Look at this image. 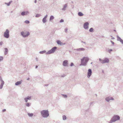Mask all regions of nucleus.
Returning <instances> with one entry per match:
<instances>
[{"label": "nucleus", "instance_id": "nucleus-10", "mask_svg": "<svg viewBox=\"0 0 123 123\" xmlns=\"http://www.w3.org/2000/svg\"><path fill=\"white\" fill-rule=\"evenodd\" d=\"M4 36L5 37L7 38L9 37V31H6L5 32Z\"/></svg>", "mask_w": 123, "mask_h": 123}, {"label": "nucleus", "instance_id": "nucleus-45", "mask_svg": "<svg viewBox=\"0 0 123 123\" xmlns=\"http://www.w3.org/2000/svg\"><path fill=\"white\" fill-rule=\"evenodd\" d=\"M111 42L113 44L114 43L112 41H111Z\"/></svg>", "mask_w": 123, "mask_h": 123}, {"label": "nucleus", "instance_id": "nucleus-19", "mask_svg": "<svg viewBox=\"0 0 123 123\" xmlns=\"http://www.w3.org/2000/svg\"><path fill=\"white\" fill-rule=\"evenodd\" d=\"M42 21L43 23H46L47 21L46 18H43V19Z\"/></svg>", "mask_w": 123, "mask_h": 123}, {"label": "nucleus", "instance_id": "nucleus-43", "mask_svg": "<svg viewBox=\"0 0 123 123\" xmlns=\"http://www.w3.org/2000/svg\"><path fill=\"white\" fill-rule=\"evenodd\" d=\"M6 111V109H4V110H3V112H4L5 111Z\"/></svg>", "mask_w": 123, "mask_h": 123}, {"label": "nucleus", "instance_id": "nucleus-33", "mask_svg": "<svg viewBox=\"0 0 123 123\" xmlns=\"http://www.w3.org/2000/svg\"><path fill=\"white\" fill-rule=\"evenodd\" d=\"M26 105L27 106H30L29 104V103H27L26 104Z\"/></svg>", "mask_w": 123, "mask_h": 123}, {"label": "nucleus", "instance_id": "nucleus-9", "mask_svg": "<svg viewBox=\"0 0 123 123\" xmlns=\"http://www.w3.org/2000/svg\"><path fill=\"white\" fill-rule=\"evenodd\" d=\"M92 72L91 70L90 69H89L88 70L87 73V77L88 78L90 77V76L91 75Z\"/></svg>", "mask_w": 123, "mask_h": 123}, {"label": "nucleus", "instance_id": "nucleus-8", "mask_svg": "<svg viewBox=\"0 0 123 123\" xmlns=\"http://www.w3.org/2000/svg\"><path fill=\"white\" fill-rule=\"evenodd\" d=\"M89 24L88 22H87L85 23L83 25L84 28L86 29H88Z\"/></svg>", "mask_w": 123, "mask_h": 123}, {"label": "nucleus", "instance_id": "nucleus-42", "mask_svg": "<svg viewBox=\"0 0 123 123\" xmlns=\"http://www.w3.org/2000/svg\"><path fill=\"white\" fill-rule=\"evenodd\" d=\"M37 2V0H35L34 1V3H36Z\"/></svg>", "mask_w": 123, "mask_h": 123}, {"label": "nucleus", "instance_id": "nucleus-24", "mask_svg": "<svg viewBox=\"0 0 123 123\" xmlns=\"http://www.w3.org/2000/svg\"><path fill=\"white\" fill-rule=\"evenodd\" d=\"M85 50V49L83 48H79L78 49V50L79 51H82V50Z\"/></svg>", "mask_w": 123, "mask_h": 123}, {"label": "nucleus", "instance_id": "nucleus-30", "mask_svg": "<svg viewBox=\"0 0 123 123\" xmlns=\"http://www.w3.org/2000/svg\"><path fill=\"white\" fill-rule=\"evenodd\" d=\"M122 39H121L120 37H117L118 40L120 41L121 40H122Z\"/></svg>", "mask_w": 123, "mask_h": 123}, {"label": "nucleus", "instance_id": "nucleus-7", "mask_svg": "<svg viewBox=\"0 0 123 123\" xmlns=\"http://www.w3.org/2000/svg\"><path fill=\"white\" fill-rule=\"evenodd\" d=\"M29 14V12L28 11H24L21 13V15L22 16L26 15Z\"/></svg>", "mask_w": 123, "mask_h": 123}, {"label": "nucleus", "instance_id": "nucleus-17", "mask_svg": "<svg viewBox=\"0 0 123 123\" xmlns=\"http://www.w3.org/2000/svg\"><path fill=\"white\" fill-rule=\"evenodd\" d=\"M12 2V1H9L8 3H5V4L7 6H10V4Z\"/></svg>", "mask_w": 123, "mask_h": 123}, {"label": "nucleus", "instance_id": "nucleus-11", "mask_svg": "<svg viewBox=\"0 0 123 123\" xmlns=\"http://www.w3.org/2000/svg\"><path fill=\"white\" fill-rule=\"evenodd\" d=\"M68 61L67 60H65L64 61L63 64V66H67L68 64Z\"/></svg>", "mask_w": 123, "mask_h": 123}, {"label": "nucleus", "instance_id": "nucleus-31", "mask_svg": "<svg viewBox=\"0 0 123 123\" xmlns=\"http://www.w3.org/2000/svg\"><path fill=\"white\" fill-rule=\"evenodd\" d=\"M93 29L92 28H91L89 31H93Z\"/></svg>", "mask_w": 123, "mask_h": 123}, {"label": "nucleus", "instance_id": "nucleus-1", "mask_svg": "<svg viewBox=\"0 0 123 123\" xmlns=\"http://www.w3.org/2000/svg\"><path fill=\"white\" fill-rule=\"evenodd\" d=\"M88 58L87 57H84L81 60V65H85L86 63L88 60Z\"/></svg>", "mask_w": 123, "mask_h": 123}, {"label": "nucleus", "instance_id": "nucleus-15", "mask_svg": "<svg viewBox=\"0 0 123 123\" xmlns=\"http://www.w3.org/2000/svg\"><path fill=\"white\" fill-rule=\"evenodd\" d=\"M57 42L58 44H60V45H62L63 44L59 40H57Z\"/></svg>", "mask_w": 123, "mask_h": 123}, {"label": "nucleus", "instance_id": "nucleus-48", "mask_svg": "<svg viewBox=\"0 0 123 123\" xmlns=\"http://www.w3.org/2000/svg\"><path fill=\"white\" fill-rule=\"evenodd\" d=\"M113 31H116L115 30H114Z\"/></svg>", "mask_w": 123, "mask_h": 123}, {"label": "nucleus", "instance_id": "nucleus-16", "mask_svg": "<svg viewBox=\"0 0 123 123\" xmlns=\"http://www.w3.org/2000/svg\"><path fill=\"white\" fill-rule=\"evenodd\" d=\"M78 15L80 16H82L84 14H83V13L81 12H79L78 13Z\"/></svg>", "mask_w": 123, "mask_h": 123}, {"label": "nucleus", "instance_id": "nucleus-20", "mask_svg": "<svg viewBox=\"0 0 123 123\" xmlns=\"http://www.w3.org/2000/svg\"><path fill=\"white\" fill-rule=\"evenodd\" d=\"M4 84V81H2L0 85V89H1L2 88Z\"/></svg>", "mask_w": 123, "mask_h": 123}, {"label": "nucleus", "instance_id": "nucleus-26", "mask_svg": "<svg viewBox=\"0 0 123 123\" xmlns=\"http://www.w3.org/2000/svg\"><path fill=\"white\" fill-rule=\"evenodd\" d=\"M45 52L46 51H41L40 52V54H43L45 53Z\"/></svg>", "mask_w": 123, "mask_h": 123}, {"label": "nucleus", "instance_id": "nucleus-14", "mask_svg": "<svg viewBox=\"0 0 123 123\" xmlns=\"http://www.w3.org/2000/svg\"><path fill=\"white\" fill-rule=\"evenodd\" d=\"M31 99V97H28L27 98H25V100L26 102H27L28 101V99L30 100Z\"/></svg>", "mask_w": 123, "mask_h": 123}, {"label": "nucleus", "instance_id": "nucleus-6", "mask_svg": "<svg viewBox=\"0 0 123 123\" xmlns=\"http://www.w3.org/2000/svg\"><path fill=\"white\" fill-rule=\"evenodd\" d=\"M99 60L102 63H108L109 62V60L107 58H105L103 60H101L100 59H99Z\"/></svg>", "mask_w": 123, "mask_h": 123}, {"label": "nucleus", "instance_id": "nucleus-27", "mask_svg": "<svg viewBox=\"0 0 123 123\" xmlns=\"http://www.w3.org/2000/svg\"><path fill=\"white\" fill-rule=\"evenodd\" d=\"M28 115L30 116V117H31V116H33V114L32 113H28Z\"/></svg>", "mask_w": 123, "mask_h": 123}, {"label": "nucleus", "instance_id": "nucleus-44", "mask_svg": "<svg viewBox=\"0 0 123 123\" xmlns=\"http://www.w3.org/2000/svg\"><path fill=\"white\" fill-rule=\"evenodd\" d=\"M2 42H1L0 43V45H2Z\"/></svg>", "mask_w": 123, "mask_h": 123}, {"label": "nucleus", "instance_id": "nucleus-25", "mask_svg": "<svg viewBox=\"0 0 123 123\" xmlns=\"http://www.w3.org/2000/svg\"><path fill=\"white\" fill-rule=\"evenodd\" d=\"M63 120H65L66 119V116H63Z\"/></svg>", "mask_w": 123, "mask_h": 123}, {"label": "nucleus", "instance_id": "nucleus-22", "mask_svg": "<svg viewBox=\"0 0 123 123\" xmlns=\"http://www.w3.org/2000/svg\"><path fill=\"white\" fill-rule=\"evenodd\" d=\"M41 16V15L40 14H37L36 16L35 17H38Z\"/></svg>", "mask_w": 123, "mask_h": 123}, {"label": "nucleus", "instance_id": "nucleus-35", "mask_svg": "<svg viewBox=\"0 0 123 123\" xmlns=\"http://www.w3.org/2000/svg\"><path fill=\"white\" fill-rule=\"evenodd\" d=\"M48 16V15H46L44 17V18H46Z\"/></svg>", "mask_w": 123, "mask_h": 123}, {"label": "nucleus", "instance_id": "nucleus-23", "mask_svg": "<svg viewBox=\"0 0 123 123\" xmlns=\"http://www.w3.org/2000/svg\"><path fill=\"white\" fill-rule=\"evenodd\" d=\"M25 23H26V24H28L29 23H30V22L28 20H25Z\"/></svg>", "mask_w": 123, "mask_h": 123}, {"label": "nucleus", "instance_id": "nucleus-2", "mask_svg": "<svg viewBox=\"0 0 123 123\" xmlns=\"http://www.w3.org/2000/svg\"><path fill=\"white\" fill-rule=\"evenodd\" d=\"M42 116L44 117H47L49 115L48 111L47 110H43L41 112Z\"/></svg>", "mask_w": 123, "mask_h": 123}, {"label": "nucleus", "instance_id": "nucleus-38", "mask_svg": "<svg viewBox=\"0 0 123 123\" xmlns=\"http://www.w3.org/2000/svg\"><path fill=\"white\" fill-rule=\"evenodd\" d=\"M122 44H123V40L122 39L120 41Z\"/></svg>", "mask_w": 123, "mask_h": 123}, {"label": "nucleus", "instance_id": "nucleus-4", "mask_svg": "<svg viewBox=\"0 0 123 123\" xmlns=\"http://www.w3.org/2000/svg\"><path fill=\"white\" fill-rule=\"evenodd\" d=\"M21 35L24 37L27 36L29 34V32L27 31H23L21 33Z\"/></svg>", "mask_w": 123, "mask_h": 123}, {"label": "nucleus", "instance_id": "nucleus-29", "mask_svg": "<svg viewBox=\"0 0 123 123\" xmlns=\"http://www.w3.org/2000/svg\"><path fill=\"white\" fill-rule=\"evenodd\" d=\"M64 21V20L62 19L60 20V23H62Z\"/></svg>", "mask_w": 123, "mask_h": 123}, {"label": "nucleus", "instance_id": "nucleus-5", "mask_svg": "<svg viewBox=\"0 0 123 123\" xmlns=\"http://www.w3.org/2000/svg\"><path fill=\"white\" fill-rule=\"evenodd\" d=\"M57 48L56 47H54L51 50L48 51L47 53L48 54H50L53 53L56 49Z\"/></svg>", "mask_w": 123, "mask_h": 123}, {"label": "nucleus", "instance_id": "nucleus-13", "mask_svg": "<svg viewBox=\"0 0 123 123\" xmlns=\"http://www.w3.org/2000/svg\"><path fill=\"white\" fill-rule=\"evenodd\" d=\"M113 98L111 97H108L106 98V100L107 101H109L110 100H113Z\"/></svg>", "mask_w": 123, "mask_h": 123}, {"label": "nucleus", "instance_id": "nucleus-46", "mask_svg": "<svg viewBox=\"0 0 123 123\" xmlns=\"http://www.w3.org/2000/svg\"><path fill=\"white\" fill-rule=\"evenodd\" d=\"M6 31H9L7 29L6 30Z\"/></svg>", "mask_w": 123, "mask_h": 123}, {"label": "nucleus", "instance_id": "nucleus-40", "mask_svg": "<svg viewBox=\"0 0 123 123\" xmlns=\"http://www.w3.org/2000/svg\"><path fill=\"white\" fill-rule=\"evenodd\" d=\"M74 65V64L73 63H72L71 64V66H73Z\"/></svg>", "mask_w": 123, "mask_h": 123}, {"label": "nucleus", "instance_id": "nucleus-39", "mask_svg": "<svg viewBox=\"0 0 123 123\" xmlns=\"http://www.w3.org/2000/svg\"><path fill=\"white\" fill-rule=\"evenodd\" d=\"M63 96L65 98H66L67 97V96L66 95H63Z\"/></svg>", "mask_w": 123, "mask_h": 123}, {"label": "nucleus", "instance_id": "nucleus-18", "mask_svg": "<svg viewBox=\"0 0 123 123\" xmlns=\"http://www.w3.org/2000/svg\"><path fill=\"white\" fill-rule=\"evenodd\" d=\"M54 18H55L52 15L51 16L50 18L49 21L51 20H52L54 19Z\"/></svg>", "mask_w": 123, "mask_h": 123}, {"label": "nucleus", "instance_id": "nucleus-12", "mask_svg": "<svg viewBox=\"0 0 123 123\" xmlns=\"http://www.w3.org/2000/svg\"><path fill=\"white\" fill-rule=\"evenodd\" d=\"M67 6V4L64 5L63 6V8L62 9V10L63 11H65L66 9Z\"/></svg>", "mask_w": 123, "mask_h": 123}, {"label": "nucleus", "instance_id": "nucleus-41", "mask_svg": "<svg viewBox=\"0 0 123 123\" xmlns=\"http://www.w3.org/2000/svg\"><path fill=\"white\" fill-rule=\"evenodd\" d=\"M5 50L6 51V52H7L8 50H7V49H5Z\"/></svg>", "mask_w": 123, "mask_h": 123}, {"label": "nucleus", "instance_id": "nucleus-36", "mask_svg": "<svg viewBox=\"0 0 123 123\" xmlns=\"http://www.w3.org/2000/svg\"><path fill=\"white\" fill-rule=\"evenodd\" d=\"M68 30V28H66L65 29L64 31H67Z\"/></svg>", "mask_w": 123, "mask_h": 123}, {"label": "nucleus", "instance_id": "nucleus-34", "mask_svg": "<svg viewBox=\"0 0 123 123\" xmlns=\"http://www.w3.org/2000/svg\"><path fill=\"white\" fill-rule=\"evenodd\" d=\"M95 30H99V29H98V27H96V29H95Z\"/></svg>", "mask_w": 123, "mask_h": 123}, {"label": "nucleus", "instance_id": "nucleus-47", "mask_svg": "<svg viewBox=\"0 0 123 123\" xmlns=\"http://www.w3.org/2000/svg\"><path fill=\"white\" fill-rule=\"evenodd\" d=\"M37 66H36V68H37Z\"/></svg>", "mask_w": 123, "mask_h": 123}, {"label": "nucleus", "instance_id": "nucleus-28", "mask_svg": "<svg viewBox=\"0 0 123 123\" xmlns=\"http://www.w3.org/2000/svg\"><path fill=\"white\" fill-rule=\"evenodd\" d=\"M112 51V50L111 49H109L108 50V52L110 53Z\"/></svg>", "mask_w": 123, "mask_h": 123}, {"label": "nucleus", "instance_id": "nucleus-3", "mask_svg": "<svg viewBox=\"0 0 123 123\" xmlns=\"http://www.w3.org/2000/svg\"><path fill=\"white\" fill-rule=\"evenodd\" d=\"M120 117L118 116H115L112 118L110 121L109 122V123H112L113 122H114L116 121L119 120Z\"/></svg>", "mask_w": 123, "mask_h": 123}, {"label": "nucleus", "instance_id": "nucleus-37", "mask_svg": "<svg viewBox=\"0 0 123 123\" xmlns=\"http://www.w3.org/2000/svg\"><path fill=\"white\" fill-rule=\"evenodd\" d=\"M122 44H123V40L122 39L120 41Z\"/></svg>", "mask_w": 123, "mask_h": 123}, {"label": "nucleus", "instance_id": "nucleus-32", "mask_svg": "<svg viewBox=\"0 0 123 123\" xmlns=\"http://www.w3.org/2000/svg\"><path fill=\"white\" fill-rule=\"evenodd\" d=\"M3 57H0V61L2 60L3 59Z\"/></svg>", "mask_w": 123, "mask_h": 123}, {"label": "nucleus", "instance_id": "nucleus-21", "mask_svg": "<svg viewBox=\"0 0 123 123\" xmlns=\"http://www.w3.org/2000/svg\"><path fill=\"white\" fill-rule=\"evenodd\" d=\"M21 81H18L15 83V85H18L20 84L21 83Z\"/></svg>", "mask_w": 123, "mask_h": 123}]
</instances>
